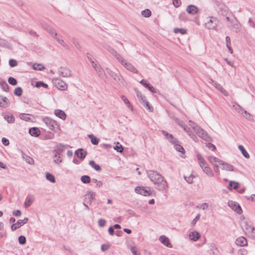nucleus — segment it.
I'll return each mask as SVG.
<instances>
[{"label": "nucleus", "mask_w": 255, "mask_h": 255, "mask_svg": "<svg viewBox=\"0 0 255 255\" xmlns=\"http://www.w3.org/2000/svg\"><path fill=\"white\" fill-rule=\"evenodd\" d=\"M228 206L237 213L240 214L242 213V208L237 203L233 201H230L228 202Z\"/></svg>", "instance_id": "11"}, {"label": "nucleus", "mask_w": 255, "mask_h": 255, "mask_svg": "<svg viewBox=\"0 0 255 255\" xmlns=\"http://www.w3.org/2000/svg\"><path fill=\"white\" fill-rule=\"evenodd\" d=\"M75 153L77 157L80 158L82 160L84 159L87 155L86 151L84 150L83 148L78 149L75 151Z\"/></svg>", "instance_id": "18"}, {"label": "nucleus", "mask_w": 255, "mask_h": 255, "mask_svg": "<svg viewBox=\"0 0 255 255\" xmlns=\"http://www.w3.org/2000/svg\"><path fill=\"white\" fill-rule=\"evenodd\" d=\"M54 114L56 116L63 120H65L66 118V115L65 113L63 111L61 110H55L54 111Z\"/></svg>", "instance_id": "23"}, {"label": "nucleus", "mask_w": 255, "mask_h": 255, "mask_svg": "<svg viewBox=\"0 0 255 255\" xmlns=\"http://www.w3.org/2000/svg\"><path fill=\"white\" fill-rule=\"evenodd\" d=\"M134 91L136 93V95L137 97L138 98L139 100L142 103L143 101L145 102V100H146V97L142 95L141 92H140L136 88H134Z\"/></svg>", "instance_id": "35"}, {"label": "nucleus", "mask_w": 255, "mask_h": 255, "mask_svg": "<svg viewBox=\"0 0 255 255\" xmlns=\"http://www.w3.org/2000/svg\"><path fill=\"white\" fill-rule=\"evenodd\" d=\"M248 23L250 26L255 28V19H252L251 18H249Z\"/></svg>", "instance_id": "62"}, {"label": "nucleus", "mask_w": 255, "mask_h": 255, "mask_svg": "<svg viewBox=\"0 0 255 255\" xmlns=\"http://www.w3.org/2000/svg\"><path fill=\"white\" fill-rule=\"evenodd\" d=\"M88 194L90 196H89V202L91 204L93 200L94 199L95 197V193L92 191H88Z\"/></svg>", "instance_id": "54"}, {"label": "nucleus", "mask_w": 255, "mask_h": 255, "mask_svg": "<svg viewBox=\"0 0 255 255\" xmlns=\"http://www.w3.org/2000/svg\"><path fill=\"white\" fill-rule=\"evenodd\" d=\"M34 196L31 194H28L26 198L25 201L24 203L25 208H26L30 206L33 202L34 201Z\"/></svg>", "instance_id": "17"}, {"label": "nucleus", "mask_w": 255, "mask_h": 255, "mask_svg": "<svg viewBox=\"0 0 255 255\" xmlns=\"http://www.w3.org/2000/svg\"><path fill=\"white\" fill-rule=\"evenodd\" d=\"M238 148L239 150L241 151L243 155L246 158H250V155L248 153V152L246 151L244 147L242 145H239L238 146Z\"/></svg>", "instance_id": "34"}, {"label": "nucleus", "mask_w": 255, "mask_h": 255, "mask_svg": "<svg viewBox=\"0 0 255 255\" xmlns=\"http://www.w3.org/2000/svg\"><path fill=\"white\" fill-rule=\"evenodd\" d=\"M0 86L1 88L5 92H8L9 87L6 82L1 79H0Z\"/></svg>", "instance_id": "30"}, {"label": "nucleus", "mask_w": 255, "mask_h": 255, "mask_svg": "<svg viewBox=\"0 0 255 255\" xmlns=\"http://www.w3.org/2000/svg\"><path fill=\"white\" fill-rule=\"evenodd\" d=\"M43 122L52 130L59 128V126L57 122L48 117H45L42 119Z\"/></svg>", "instance_id": "1"}, {"label": "nucleus", "mask_w": 255, "mask_h": 255, "mask_svg": "<svg viewBox=\"0 0 255 255\" xmlns=\"http://www.w3.org/2000/svg\"><path fill=\"white\" fill-rule=\"evenodd\" d=\"M54 38H55L57 41L62 45L63 46V47L66 48H68V45L64 41V40H63L62 39H60L57 37H56V36H55L54 37Z\"/></svg>", "instance_id": "56"}, {"label": "nucleus", "mask_w": 255, "mask_h": 255, "mask_svg": "<svg viewBox=\"0 0 255 255\" xmlns=\"http://www.w3.org/2000/svg\"><path fill=\"white\" fill-rule=\"evenodd\" d=\"M43 27L44 29L50 33V34L53 37L55 36H56L57 34V33L55 32L52 29V27H51L48 24H44L43 25Z\"/></svg>", "instance_id": "28"}, {"label": "nucleus", "mask_w": 255, "mask_h": 255, "mask_svg": "<svg viewBox=\"0 0 255 255\" xmlns=\"http://www.w3.org/2000/svg\"><path fill=\"white\" fill-rule=\"evenodd\" d=\"M28 220V219L27 217L24 218L23 220H18L17 222L15 224H13L11 226V230L12 231H14L17 229L19 228L20 227L26 224Z\"/></svg>", "instance_id": "9"}, {"label": "nucleus", "mask_w": 255, "mask_h": 255, "mask_svg": "<svg viewBox=\"0 0 255 255\" xmlns=\"http://www.w3.org/2000/svg\"><path fill=\"white\" fill-rule=\"evenodd\" d=\"M26 238L24 236H20L18 237V242L20 245H24L26 243Z\"/></svg>", "instance_id": "52"}, {"label": "nucleus", "mask_w": 255, "mask_h": 255, "mask_svg": "<svg viewBox=\"0 0 255 255\" xmlns=\"http://www.w3.org/2000/svg\"><path fill=\"white\" fill-rule=\"evenodd\" d=\"M184 178L185 180L189 184H192L193 183V175H190L189 176H186L185 175L184 176Z\"/></svg>", "instance_id": "55"}, {"label": "nucleus", "mask_w": 255, "mask_h": 255, "mask_svg": "<svg viewBox=\"0 0 255 255\" xmlns=\"http://www.w3.org/2000/svg\"><path fill=\"white\" fill-rule=\"evenodd\" d=\"M8 82L10 85H11L12 86L16 85L17 83V80H16V79H15L12 77H10L8 78Z\"/></svg>", "instance_id": "53"}, {"label": "nucleus", "mask_w": 255, "mask_h": 255, "mask_svg": "<svg viewBox=\"0 0 255 255\" xmlns=\"http://www.w3.org/2000/svg\"><path fill=\"white\" fill-rule=\"evenodd\" d=\"M4 119L8 123H13L15 121L14 117L12 115H7L4 116Z\"/></svg>", "instance_id": "41"}, {"label": "nucleus", "mask_w": 255, "mask_h": 255, "mask_svg": "<svg viewBox=\"0 0 255 255\" xmlns=\"http://www.w3.org/2000/svg\"><path fill=\"white\" fill-rule=\"evenodd\" d=\"M162 134L166 137L168 141L173 144L176 143L179 141L177 138H175L172 134L168 133L165 130H162Z\"/></svg>", "instance_id": "14"}, {"label": "nucleus", "mask_w": 255, "mask_h": 255, "mask_svg": "<svg viewBox=\"0 0 255 255\" xmlns=\"http://www.w3.org/2000/svg\"><path fill=\"white\" fill-rule=\"evenodd\" d=\"M9 65L11 67H14L17 65V62L14 59H11L9 60Z\"/></svg>", "instance_id": "57"}, {"label": "nucleus", "mask_w": 255, "mask_h": 255, "mask_svg": "<svg viewBox=\"0 0 255 255\" xmlns=\"http://www.w3.org/2000/svg\"><path fill=\"white\" fill-rule=\"evenodd\" d=\"M147 174L150 181L153 183L164 178L159 173L153 170L147 171Z\"/></svg>", "instance_id": "2"}, {"label": "nucleus", "mask_w": 255, "mask_h": 255, "mask_svg": "<svg viewBox=\"0 0 255 255\" xmlns=\"http://www.w3.org/2000/svg\"><path fill=\"white\" fill-rule=\"evenodd\" d=\"M187 30L184 28H175L174 29V32L175 33H180L182 34H184L186 33Z\"/></svg>", "instance_id": "47"}, {"label": "nucleus", "mask_w": 255, "mask_h": 255, "mask_svg": "<svg viewBox=\"0 0 255 255\" xmlns=\"http://www.w3.org/2000/svg\"><path fill=\"white\" fill-rule=\"evenodd\" d=\"M214 86L217 88L221 93H222L224 95L227 96L228 95V92L226 90L224 89L222 86L217 82L214 83Z\"/></svg>", "instance_id": "27"}, {"label": "nucleus", "mask_w": 255, "mask_h": 255, "mask_svg": "<svg viewBox=\"0 0 255 255\" xmlns=\"http://www.w3.org/2000/svg\"><path fill=\"white\" fill-rule=\"evenodd\" d=\"M174 146L175 149L177 151L180 152L182 153H184L185 152L184 149L183 148V146L180 144V142L179 141H178L177 143H175Z\"/></svg>", "instance_id": "40"}, {"label": "nucleus", "mask_w": 255, "mask_h": 255, "mask_svg": "<svg viewBox=\"0 0 255 255\" xmlns=\"http://www.w3.org/2000/svg\"><path fill=\"white\" fill-rule=\"evenodd\" d=\"M156 185V189L159 191H164L168 187V184L164 178L159 179L153 183Z\"/></svg>", "instance_id": "4"}, {"label": "nucleus", "mask_w": 255, "mask_h": 255, "mask_svg": "<svg viewBox=\"0 0 255 255\" xmlns=\"http://www.w3.org/2000/svg\"><path fill=\"white\" fill-rule=\"evenodd\" d=\"M200 238V234L196 231L192 232L189 234V238L191 241H196Z\"/></svg>", "instance_id": "24"}, {"label": "nucleus", "mask_w": 255, "mask_h": 255, "mask_svg": "<svg viewBox=\"0 0 255 255\" xmlns=\"http://www.w3.org/2000/svg\"><path fill=\"white\" fill-rule=\"evenodd\" d=\"M106 71H107V73L111 77H112L116 81L120 82L121 81L120 76L118 74H117L114 71H112V70H111L110 69H109L108 68H106Z\"/></svg>", "instance_id": "21"}, {"label": "nucleus", "mask_w": 255, "mask_h": 255, "mask_svg": "<svg viewBox=\"0 0 255 255\" xmlns=\"http://www.w3.org/2000/svg\"><path fill=\"white\" fill-rule=\"evenodd\" d=\"M193 128L194 131L199 137L206 141L210 140V137L208 136L207 133L200 127H199L197 126L195 127H193Z\"/></svg>", "instance_id": "5"}, {"label": "nucleus", "mask_w": 255, "mask_h": 255, "mask_svg": "<svg viewBox=\"0 0 255 255\" xmlns=\"http://www.w3.org/2000/svg\"><path fill=\"white\" fill-rule=\"evenodd\" d=\"M220 165H222V169L223 170L231 171H233L234 170V168L233 165L227 162H224L222 160H221V162H220Z\"/></svg>", "instance_id": "19"}, {"label": "nucleus", "mask_w": 255, "mask_h": 255, "mask_svg": "<svg viewBox=\"0 0 255 255\" xmlns=\"http://www.w3.org/2000/svg\"><path fill=\"white\" fill-rule=\"evenodd\" d=\"M66 147L67 145L61 143H59L56 145L54 147V151L56 152L54 155V157H56L58 155H59L63 151L65 150Z\"/></svg>", "instance_id": "12"}, {"label": "nucleus", "mask_w": 255, "mask_h": 255, "mask_svg": "<svg viewBox=\"0 0 255 255\" xmlns=\"http://www.w3.org/2000/svg\"><path fill=\"white\" fill-rule=\"evenodd\" d=\"M173 4L176 7H178L181 4V2L180 0H173Z\"/></svg>", "instance_id": "63"}, {"label": "nucleus", "mask_w": 255, "mask_h": 255, "mask_svg": "<svg viewBox=\"0 0 255 255\" xmlns=\"http://www.w3.org/2000/svg\"><path fill=\"white\" fill-rule=\"evenodd\" d=\"M141 14L145 17H149L151 15V12L149 9H145L141 11Z\"/></svg>", "instance_id": "45"}, {"label": "nucleus", "mask_w": 255, "mask_h": 255, "mask_svg": "<svg viewBox=\"0 0 255 255\" xmlns=\"http://www.w3.org/2000/svg\"><path fill=\"white\" fill-rule=\"evenodd\" d=\"M109 52L120 62L123 57L113 48H110Z\"/></svg>", "instance_id": "26"}, {"label": "nucleus", "mask_w": 255, "mask_h": 255, "mask_svg": "<svg viewBox=\"0 0 255 255\" xmlns=\"http://www.w3.org/2000/svg\"><path fill=\"white\" fill-rule=\"evenodd\" d=\"M209 19L205 23L206 27L208 29H214L216 28L218 24V20L214 17H210Z\"/></svg>", "instance_id": "6"}, {"label": "nucleus", "mask_w": 255, "mask_h": 255, "mask_svg": "<svg viewBox=\"0 0 255 255\" xmlns=\"http://www.w3.org/2000/svg\"><path fill=\"white\" fill-rule=\"evenodd\" d=\"M140 83L147 89L150 84L145 80L142 79L140 81Z\"/></svg>", "instance_id": "61"}, {"label": "nucleus", "mask_w": 255, "mask_h": 255, "mask_svg": "<svg viewBox=\"0 0 255 255\" xmlns=\"http://www.w3.org/2000/svg\"><path fill=\"white\" fill-rule=\"evenodd\" d=\"M35 86L37 88L43 87L45 88H47L48 87V85L42 81H38L36 83Z\"/></svg>", "instance_id": "51"}, {"label": "nucleus", "mask_w": 255, "mask_h": 255, "mask_svg": "<svg viewBox=\"0 0 255 255\" xmlns=\"http://www.w3.org/2000/svg\"><path fill=\"white\" fill-rule=\"evenodd\" d=\"M19 118L26 122H32L33 116L30 114L22 113L19 115Z\"/></svg>", "instance_id": "20"}, {"label": "nucleus", "mask_w": 255, "mask_h": 255, "mask_svg": "<svg viewBox=\"0 0 255 255\" xmlns=\"http://www.w3.org/2000/svg\"><path fill=\"white\" fill-rule=\"evenodd\" d=\"M159 240L160 242L166 247L170 248L172 247V245L170 243L169 239L166 236L164 235L161 236L159 238Z\"/></svg>", "instance_id": "15"}, {"label": "nucleus", "mask_w": 255, "mask_h": 255, "mask_svg": "<svg viewBox=\"0 0 255 255\" xmlns=\"http://www.w3.org/2000/svg\"><path fill=\"white\" fill-rule=\"evenodd\" d=\"M106 221L105 219H100L98 221V225L100 227H104L106 225Z\"/></svg>", "instance_id": "59"}, {"label": "nucleus", "mask_w": 255, "mask_h": 255, "mask_svg": "<svg viewBox=\"0 0 255 255\" xmlns=\"http://www.w3.org/2000/svg\"><path fill=\"white\" fill-rule=\"evenodd\" d=\"M121 98L123 100V101L125 102V103L128 106V108H132L128 99L125 96H122Z\"/></svg>", "instance_id": "58"}, {"label": "nucleus", "mask_w": 255, "mask_h": 255, "mask_svg": "<svg viewBox=\"0 0 255 255\" xmlns=\"http://www.w3.org/2000/svg\"><path fill=\"white\" fill-rule=\"evenodd\" d=\"M22 93V89L21 87H18L16 88L14 91V94L17 96H21Z\"/></svg>", "instance_id": "49"}, {"label": "nucleus", "mask_w": 255, "mask_h": 255, "mask_svg": "<svg viewBox=\"0 0 255 255\" xmlns=\"http://www.w3.org/2000/svg\"><path fill=\"white\" fill-rule=\"evenodd\" d=\"M239 255H247L248 251L245 249H241L239 251Z\"/></svg>", "instance_id": "64"}, {"label": "nucleus", "mask_w": 255, "mask_h": 255, "mask_svg": "<svg viewBox=\"0 0 255 255\" xmlns=\"http://www.w3.org/2000/svg\"><path fill=\"white\" fill-rule=\"evenodd\" d=\"M236 244L238 246L244 247L247 245V240L244 237H240L237 238L235 242Z\"/></svg>", "instance_id": "16"}, {"label": "nucleus", "mask_w": 255, "mask_h": 255, "mask_svg": "<svg viewBox=\"0 0 255 255\" xmlns=\"http://www.w3.org/2000/svg\"><path fill=\"white\" fill-rule=\"evenodd\" d=\"M130 250L133 255H140V253L136 247H131Z\"/></svg>", "instance_id": "48"}, {"label": "nucleus", "mask_w": 255, "mask_h": 255, "mask_svg": "<svg viewBox=\"0 0 255 255\" xmlns=\"http://www.w3.org/2000/svg\"><path fill=\"white\" fill-rule=\"evenodd\" d=\"M95 70L98 72L100 76H102L104 74L103 69L101 66L97 67Z\"/></svg>", "instance_id": "60"}, {"label": "nucleus", "mask_w": 255, "mask_h": 255, "mask_svg": "<svg viewBox=\"0 0 255 255\" xmlns=\"http://www.w3.org/2000/svg\"><path fill=\"white\" fill-rule=\"evenodd\" d=\"M134 191L137 194L145 196H150L152 195V192L149 187L137 186L134 189Z\"/></svg>", "instance_id": "3"}, {"label": "nucleus", "mask_w": 255, "mask_h": 255, "mask_svg": "<svg viewBox=\"0 0 255 255\" xmlns=\"http://www.w3.org/2000/svg\"><path fill=\"white\" fill-rule=\"evenodd\" d=\"M53 83L55 84L57 88L61 90H64L67 89V84L63 81L58 78H55L53 80Z\"/></svg>", "instance_id": "10"}, {"label": "nucleus", "mask_w": 255, "mask_h": 255, "mask_svg": "<svg viewBox=\"0 0 255 255\" xmlns=\"http://www.w3.org/2000/svg\"><path fill=\"white\" fill-rule=\"evenodd\" d=\"M241 227L244 232L247 235H252L255 230V228L247 222H243Z\"/></svg>", "instance_id": "7"}, {"label": "nucleus", "mask_w": 255, "mask_h": 255, "mask_svg": "<svg viewBox=\"0 0 255 255\" xmlns=\"http://www.w3.org/2000/svg\"><path fill=\"white\" fill-rule=\"evenodd\" d=\"M114 149L120 153H122L124 150L123 146L121 144H120L119 142H118L117 144L114 147Z\"/></svg>", "instance_id": "46"}, {"label": "nucleus", "mask_w": 255, "mask_h": 255, "mask_svg": "<svg viewBox=\"0 0 255 255\" xmlns=\"http://www.w3.org/2000/svg\"><path fill=\"white\" fill-rule=\"evenodd\" d=\"M89 165L96 171H100L102 170L101 166L98 164H96L95 161L93 160H90L89 161Z\"/></svg>", "instance_id": "37"}, {"label": "nucleus", "mask_w": 255, "mask_h": 255, "mask_svg": "<svg viewBox=\"0 0 255 255\" xmlns=\"http://www.w3.org/2000/svg\"><path fill=\"white\" fill-rule=\"evenodd\" d=\"M233 108L239 113H241L242 111L243 110V108L237 103H233Z\"/></svg>", "instance_id": "50"}, {"label": "nucleus", "mask_w": 255, "mask_h": 255, "mask_svg": "<svg viewBox=\"0 0 255 255\" xmlns=\"http://www.w3.org/2000/svg\"><path fill=\"white\" fill-rule=\"evenodd\" d=\"M202 170L204 172L206 173L209 177H213L214 176V173L209 167L208 165L206 167H204Z\"/></svg>", "instance_id": "31"}, {"label": "nucleus", "mask_w": 255, "mask_h": 255, "mask_svg": "<svg viewBox=\"0 0 255 255\" xmlns=\"http://www.w3.org/2000/svg\"><path fill=\"white\" fill-rule=\"evenodd\" d=\"M225 39H226L227 47L228 48L230 52L231 53H233V51L231 47V40H230V37L228 36H227L225 38Z\"/></svg>", "instance_id": "38"}, {"label": "nucleus", "mask_w": 255, "mask_h": 255, "mask_svg": "<svg viewBox=\"0 0 255 255\" xmlns=\"http://www.w3.org/2000/svg\"><path fill=\"white\" fill-rule=\"evenodd\" d=\"M120 62L128 70L135 73H137L138 71L136 68L131 63L128 62L124 58L120 61Z\"/></svg>", "instance_id": "8"}, {"label": "nucleus", "mask_w": 255, "mask_h": 255, "mask_svg": "<svg viewBox=\"0 0 255 255\" xmlns=\"http://www.w3.org/2000/svg\"><path fill=\"white\" fill-rule=\"evenodd\" d=\"M187 12L191 14H194L198 12V8L194 5H189L186 8Z\"/></svg>", "instance_id": "22"}, {"label": "nucleus", "mask_w": 255, "mask_h": 255, "mask_svg": "<svg viewBox=\"0 0 255 255\" xmlns=\"http://www.w3.org/2000/svg\"><path fill=\"white\" fill-rule=\"evenodd\" d=\"M142 104L149 112H151L153 111V107L148 103L146 99L145 100V102L143 101L142 102Z\"/></svg>", "instance_id": "43"}, {"label": "nucleus", "mask_w": 255, "mask_h": 255, "mask_svg": "<svg viewBox=\"0 0 255 255\" xmlns=\"http://www.w3.org/2000/svg\"><path fill=\"white\" fill-rule=\"evenodd\" d=\"M58 71L60 75L63 77H69L72 75L71 71L66 67L60 68Z\"/></svg>", "instance_id": "13"}, {"label": "nucleus", "mask_w": 255, "mask_h": 255, "mask_svg": "<svg viewBox=\"0 0 255 255\" xmlns=\"http://www.w3.org/2000/svg\"><path fill=\"white\" fill-rule=\"evenodd\" d=\"M81 180L83 183L88 184L90 182L91 178L88 175H83L81 176Z\"/></svg>", "instance_id": "44"}, {"label": "nucleus", "mask_w": 255, "mask_h": 255, "mask_svg": "<svg viewBox=\"0 0 255 255\" xmlns=\"http://www.w3.org/2000/svg\"><path fill=\"white\" fill-rule=\"evenodd\" d=\"M208 160L213 165L215 164V162L219 163V164L220 165V162H221V160H220V159H219L214 156H209Z\"/></svg>", "instance_id": "33"}, {"label": "nucleus", "mask_w": 255, "mask_h": 255, "mask_svg": "<svg viewBox=\"0 0 255 255\" xmlns=\"http://www.w3.org/2000/svg\"><path fill=\"white\" fill-rule=\"evenodd\" d=\"M45 177H46V179L47 180L49 181L50 182H51L52 183H55V182H56L55 178L54 176V175H52V174L47 172L46 173Z\"/></svg>", "instance_id": "39"}, {"label": "nucleus", "mask_w": 255, "mask_h": 255, "mask_svg": "<svg viewBox=\"0 0 255 255\" xmlns=\"http://www.w3.org/2000/svg\"><path fill=\"white\" fill-rule=\"evenodd\" d=\"M40 130L37 128L33 127L29 128V133L33 136L37 137L40 134Z\"/></svg>", "instance_id": "25"}, {"label": "nucleus", "mask_w": 255, "mask_h": 255, "mask_svg": "<svg viewBox=\"0 0 255 255\" xmlns=\"http://www.w3.org/2000/svg\"><path fill=\"white\" fill-rule=\"evenodd\" d=\"M32 68L34 70L39 71H42L45 69L44 66L42 64L37 63H34L32 66Z\"/></svg>", "instance_id": "42"}, {"label": "nucleus", "mask_w": 255, "mask_h": 255, "mask_svg": "<svg viewBox=\"0 0 255 255\" xmlns=\"http://www.w3.org/2000/svg\"><path fill=\"white\" fill-rule=\"evenodd\" d=\"M0 100L1 101L0 102V106L2 107H6L9 105V101L5 97L0 96Z\"/></svg>", "instance_id": "29"}, {"label": "nucleus", "mask_w": 255, "mask_h": 255, "mask_svg": "<svg viewBox=\"0 0 255 255\" xmlns=\"http://www.w3.org/2000/svg\"><path fill=\"white\" fill-rule=\"evenodd\" d=\"M22 157H23V158L25 160V161L27 163L31 164V165L34 164V160L31 157H30L25 154H23Z\"/></svg>", "instance_id": "36"}, {"label": "nucleus", "mask_w": 255, "mask_h": 255, "mask_svg": "<svg viewBox=\"0 0 255 255\" xmlns=\"http://www.w3.org/2000/svg\"><path fill=\"white\" fill-rule=\"evenodd\" d=\"M88 136L91 139V143L94 145L98 144L100 139L93 134H88Z\"/></svg>", "instance_id": "32"}]
</instances>
